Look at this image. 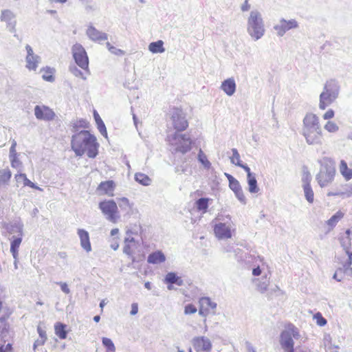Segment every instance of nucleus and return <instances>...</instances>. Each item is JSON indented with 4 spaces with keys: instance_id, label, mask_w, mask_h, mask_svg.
I'll return each mask as SVG.
<instances>
[{
    "instance_id": "obj_9",
    "label": "nucleus",
    "mask_w": 352,
    "mask_h": 352,
    "mask_svg": "<svg viewBox=\"0 0 352 352\" xmlns=\"http://www.w3.org/2000/svg\"><path fill=\"white\" fill-rule=\"evenodd\" d=\"M298 27V23L295 19L285 20L281 19L279 23L274 26V29L276 31L278 36H283L287 31L295 29Z\"/></svg>"
},
{
    "instance_id": "obj_52",
    "label": "nucleus",
    "mask_w": 352,
    "mask_h": 352,
    "mask_svg": "<svg viewBox=\"0 0 352 352\" xmlns=\"http://www.w3.org/2000/svg\"><path fill=\"white\" fill-rule=\"evenodd\" d=\"M111 54H115L116 56H123L125 52L122 50L118 49L116 47L113 46L112 47H110V51Z\"/></svg>"
},
{
    "instance_id": "obj_61",
    "label": "nucleus",
    "mask_w": 352,
    "mask_h": 352,
    "mask_svg": "<svg viewBox=\"0 0 352 352\" xmlns=\"http://www.w3.org/2000/svg\"><path fill=\"white\" fill-rule=\"evenodd\" d=\"M138 312V305L137 303H133L131 305V310L130 311L131 315L134 316Z\"/></svg>"
},
{
    "instance_id": "obj_60",
    "label": "nucleus",
    "mask_w": 352,
    "mask_h": 352,
    "mask_svg": "<svg viewBox=\"0 0 352 352\" xmlns=\"http://www.w3.org/2000/svg\"><path fill=\"white\" fill-rule=\"evenodd\" d=\"M37 332L41 338L47 339L45 331L39 325L37 327Z\"/></svg>"
},
{
    "instance_id": "obj_7",
    "label": "nucleus",
    "mask_w": 352,
    "mask_h": 352,
    "mask_svg": "<svg viewBox=\"0 0 352 352\" xmlns=\"http://www.w3.org/2000/svg\"><path fill=\"white\" fill-rule=\"evenodd\" d=\"M72 52L76 65L81 69L89 72V58L82 45L76 43L72 48Z\"/></svg>"
},
{
    "instance_id": "obj_43",
    "label": "nucleus",
    "mask_w": 352,
    "mask_h": 352,
    "mask_svg": "<svg viewBox=\"0 0 352 352\" xmlns=\"http://www.w3.org/2000/svg\"><path fill=\"white\" fill-rule=\"evenodd\" d=\"M232 156L230 157V162L238 166V163H242L240 160V155L236 148H232Z\"/></svg>"
},
{
    "instance_id": "obj_29",
    "label": "nucleus",
    "mask_w": 352,
    "mask_h": 352,
    "mask_svg": "<svg viewBox=\"0 0 352 352\" xmlns=\"http://www.w3.org/2000/svg\"><path fill=\"white\" fill-rule=\"evenodd\" d=\"M256 282L257 289L260 292L264 293L267 291L270 284V279L267 277V276H263L261 278L256 279Z\"/></svg>"
},
{
    "instance_id": "obj_21",
    "label": "nucleus",
    "mask_w": 352,
    "mask_h": 352,
    "mask_svg": "<svg viewBox=\"0 0 352 352\" xmlns=\"http://www.w3.org/2000/svg\"><path fill=\"white\" fill-rule=\"evenodd\" d=\"M164 283L166 284L176 285L177 286H182L184 280L175 272H168L164 278Z\"/></svg>"
},
{
    "instance_id": "obj_37",
    "label": "nucleus",
    "mask_w": 352,
    "mask_h": 352,
    "mask_svg": "<svg viewBox=\"0 0 352 352\" xmlns=\"http://www.w3.org/2000/svg\"><path fill=\"white\" fill-rule=\"evenodd\" d=\"M352 264V256L350 254L348 258V261L343 265L342 273L345 274L349 276H352V267H351Z\"/></svg>"
},
{
    "instance_id": "obj_26",
    "label": "nucleus",
    "mask_w": 352,
    "mask_h": 352,
    "mask_svg": "<svg viewBox=\"0 0 352 352\" xmlns=\"http://www.w3.org/2000/svg\"><path fill=\"white\" fill-rule=\"evenodd\" d=\"M148 50L153 54L163 53L165 52V48L164 47V42L162 40L152 42L148 45Z\"/></svg>"
},
{
    "instance_id": "obj_16",
    "label": "nucleus",
    "mask_w": 352,
    "mask_h": 352,
    "mask_svg": "<svg viewBox=\"0 0 352 352\" xmlns=\"http://www.w3.org/2000/svg\"><path fill=\"white\" fill-rule=\"evenodd\" d=\"M77 233L80 238V245L82 248L87 252H91V245L90 243L89 232L84 229L79 228L78 229Z\"/></svg>"
},
{
    "instance_id": "obj_46",
    "label": "nucleus",
    "mask_w": 352,
    "mask_h": 352,
    "mask_svg": "<svg viewBox=\"0 0 352 352\" xmlns=\"http://www.w3.org/2000/svg\"><path fill=\"white\" fill-rule=\"evenodd\" d=\"M314 318L316 320L317 324L320 327L324 326L327 322V320L319 312L314 315Z\"/></svg>"
},
{
    "instance_id": "obj_57",
    "label": "nucleus",
    "mask_w": 352,
    "mask_h": 352,
    "mask_svg": "<svg viewBox=\"0 0 352 352\" xmlns=\"http://www.w3.org/2000/svg\"><path fill=\"white\" fill-rule=\"evenodd\" d=\"M340 274H342V268L338 269L336 270V272H335V274H333V278L334 279H336L338 282L341 281L342 279V276L340 275Z\"/></svg>"
},
{
    "instance_id": "obj_24",
    "label": "nucleus",
    "mask_w": 352,
    "mask_h": 352,
    "mask_svg": "<svg viewBox=\"0 0 352 352\" xmlns=\"http://www.w3.org/2000/svg\"><path fill=\"white\" fill-rule=\"evenodd\" d=\"M211 199L210 198L206 197H201L195 201V207L198 211H201L203 213H206L207 212L208 206H209V201Z\"/></svg>"
},
{
    "instance_id": "obj_2",
    "label": "nucleus",
    "mask_w": 352,
    "mask_h": 352,
    "mask_svg": "<svg viewBox=\"0 0 352 352\" xmlns=\"http://www.w3.org/2000/svg\"><path fill=\"white\" fill-rule=\"evenodd\" d=\"M73 128L75 134L72 137L71 146L75 154L77 156H82L87 152L89 157H96L99 146L96 138L86 130L78 132L76 124H74Z\"/></svg>"
},
{
    "instance_id": "obj_56",
    "label": "nucleus",
    "mask_w": 352,
    "mask_h": 352,
    "mask_svg": "<svg viewBox=\"0 0 352 352\" xmlns=\"http://www.w3.org/2000/svg\"><path fill=\"white\" fill-rule=\"evenodd\" d=\"M46 340L47 339L44 338L37 339L33 344V349L35 351L38 346L43 345L45 343Z\"/></svg>"
},
{
    "instance_id": "obj_51",
    "label": "nucleus",
    "mask_w": 352,
    "mask_h": 352,
    "mask_svg": "<svg viewBox=\"0 0 352 352\" xmlns=\"http://www.w3.org/2000/svg\"><path fill=\"white\" fill-rule=\"evenodd\" d=\"M16 142L14 140H13L12 141V145L10 148L9 157L14 156V155H19V154L16 151Z\"/></svg>"
},
{
    "instance_id": "obj_28",
    "label": "nucleus",
    "mask_w": 352,
    "mask_h": 352,
    "mask_svg": "<svg viewBox=\"0 0 352 352\" xmlns=\"http://www.w3.org/2000/svg\"><path fill=\"white\" fill-rule=\"evenodd\" d=\"M66 324L61 322H57L55 324V333L60 339H65L67 338V331L66 330Z\"/></svg>"
},
{
    "instance_id": "obj_23",
    "label": "nucleus",
    "mask_w": 352,
    "mask_h": 352,
    "mask_svg": "<svg viewBox=\"0 0 352 352\" xmlns=\"http://www.w3.org/2000/svg\"><path fill=\"white\" fill-rule=\"evenodd\" d=\"M339 169L341 175L346 181L352 179V169L348 167L344 160L340 161Z\"/></svg>"
},
{
    "instance_id": "obj_5",
    "label": "nucleus",
    "mask_w": 352,
    "mask_h": 352,
    "mask_svg": "<svg viewBox=\"0 0 352 352\" xmlns=\"http://www.w3.org/2000/svg\"><path fill=\"white\" fill-rule=\"evenodd\" d=\"M247 31L251 38L258 41L265 34V25L261 14L258 10H252L247 23Z\"/></svg>"
},
{
    "instance_id": "obj_38",
    "label": "nucleus",
    "mask_w": 352,
    "mask_h": 352,
    "mask_svg": "<svg viewBox=\"0 0 352 352\" xmlns=\"http://www.w3.org/2000/svg\"><path fill=\"white\" fill-rule=\"evenodd\" d=\"M198 160L206 168H209L211 166V163L208 160L206 155L201 149L198 153Z\"/></svg>"
},
{
    "instance_id": "obj_11",
    "label": "nucleus",
    "mask_w": 352,
    "mask_h": 352,
    "mask_svg": "<svg viewBox=\"0 0 352 352\" xmlns=\"http://www.w3.org/2000/svg\"><path fill=\"white\" fill-rule=\"evenodd\" d=\"M192 345L196 351L208 352L212 349L210 340L205 336L195 337L192 340Z\"/></svg>"
},
{
    "instance_id": "obj_40",
    "label": "nucleus",
    "mask_w": 352,
    "mask_h": 352,
    "mask_svg": "<svg viewBox=\"0 0 352 352\" xmlns=\"http://www.w3.org/2000/svg\"><path fill=\"white\" fill-rule=\"evenodd\" d=\"M102 344L106 347L108 352H115V345L110 338H103Z\"/></svg>"
},
{
    "instance_id": "obj_49",
    "label": "nucleus",
    "mask_w": 352,
    "mask_h": 352,
    "mask_svg": "<svg viewBox=\"0 0 352 352\" xmlns=\"http://www.w3.org/2000/svg\"><path fill=\"white\" fill-rule=\"evenodd\" d=\"M230 188L233 191H237L241 189V186L237 179H235L229 184Z\"/></svg>"
},
{
    "instance_id": "obj_14",
    "label": "nucleus",
    "mask_w": 352,
    "mask_h": 352,
    "mask_svg": "<svg viewBox=\"0 0 352 352\" xmlns=\"http://www.w3.org/2000/svg\"><path fill=\"white\" fill-rule=\"evenodd\" d=\"M86 34L89 39L95 42L100 43L108 38V35L106 33L99 31L93 25L88 27Z\"/></svg>"
},
{
    "instance_id": "obj_32",
    "label": "nucleus",
    "mask_w": 352,
    "mask_h": 352,
    "mask_svg": "<svg viewBox=\"0 0 352 352\" xmlns=\"http://www.w3.org/2000/svg\"><path fill=\"white\" fill-rule=\"evenodd\" d=\"M114 188V182L111 180L101 182L98 187V190L105 194L113 191Z\"/></svg>"
},
{
    "instance_id": "obj_63",
    "label": "nucleus",
    "mask_w": 352,
    "mask_h": 352,
    "mask_svg": "<svg viewBox=\"0 0 352 352\" xmlns=\"http://www.w3.org/2000/svg\"><path fill=\"white\" fill-rule=\"evenodd\" d=\"M344 195H346L347 197L352 196V184H350L346 186L345 188V191L343 192Z\"/></svg>"
},
{
    "instance_id": "obj_35",
    "label": "nucleus",
    "mask_w": 352,
    "mask_h": 352,
    "mask_svg": "<svg viewBox=\"0 0 352 352\" xmlns=\"http://www.w3.org/2000/svg\"><path fill=\"white\" fill-rule=\"evenodd\" d=\"M302 188L304 190V194H305L306 200L309 203L312 204L314 202V191L311 188V186H302Z\"/></svg>"
},
{
    "instance_id": "obj_54",
    "label": "nucleus",
    "mask_w": 352,
    "mask_h": 352,
    "mask_svg": "<svg viewBox=\"0 0 352 352\" xmlns=\"http://www.w3.org/2000/svg\"><path fill=\"white\" fill-rule=\"evenodd\" d=\"M238 166L242 168L247 173V177L254 175L250 170V168L247 164L243 163H238Z\"/></svg>"
},
{
    "instance_id": "obj_10",
    "label": "nucleus",
    "mask_w": 352,
    "mask_h": 352,
    "mask_svg": "<svg viewBox=\"0 0 352 352\" xmlns=\"http://www.w3.org/2000/svg\"><path fill=\"white\" fill-rule=\"evenodd\" d=\"M34 115L38 120L50 121L55 117L54 112L47 106L36 105L34 107Z\"/></svg>"
},
{
    "instance_id": "obj_6",
    "label": "nucleus",
    "mask_w": 352,
    "mask_h": 352,
    "mask_svg": "<svg viewBox=\"0 0 352 352\" xmlns=\"http://www.w3.org/2000/svg\"><path fill=\"white\" fill-rule=\"evenodd\" d=\"M336 168L333 161L324 159L320 162V168L316 176L319 186L321 188L326 187L331 184L334 179Z\"/></svg>"
},
{
    "instance_id": "obj_36",
    "label": "nucleus",
    "mask_w": 352,
    "mask_h": 352,
    "mask_svg": "<svg viewBox=\"0 0 352 352\" xmlns=\"http://www.w3.org/2000/svg\"><path fill=\"white\" fill-rule=\"evenodd\" d=\"M19 177H23V184L25 186H29L32 188H37V186L27 178L26 175L24 173H19L15 175L16 181H19Z\"/></svg>"
},
{
    "instance_id": "obj_20",
    "label": "nucleus",
    "mask_w": 352,
    "mask_h": 352,
    "mask_svg": "<svg viewBox=\"0 0 352 352\" xmlns=\"http://www.w3.org/2000/svg\"><path fill=\"white\" fill-rule=\"evenodd\" d=\"M352 241V233L350 230H347L345 232V236H342L340 239L342 247L345 250L348 256L352 255V252L350 251V247L351 245Z\"/></svg>"
},
{
    "instance_id": "obj_62",
    "label": "nucleus",
    "mask_w": 352,
    "mask_h": 352,
    "mask_svg": "<svg viewBox=\"0 0 352 352\" xmlns=\"http://www.w3.org/2000/svg\"><path fill=\"white\" fill-rule=\"evenodd\" d=\"M123 252L129 256L131 255L132 251L130 245L128 243H125V245L123 248Z\"/></svg>"
},
{
    "instance_id": "obj_12",
    "label": "nucleus",
    "mask_w": 352,
    "mask_h": 352,
    "mask_svg": "<svg viewBox=\"0 0 352 352\" xmlns=\"http://www.w3.org/2000/svg\"><path fill=\"white\" fill-rule=\"evenodd\" d=\"M1 21L7 23V28L12 33L16 32L15 14L10 10H3L1 11Z\"/></svg>"
},
{
    "instance_id": "obj_48",
    "label": "nucleus",
    "mask_w": 352,
    "mask_h": 352,
    "mask_svg": "<svg viewBox=\"0 0 352 352\" xmlns=\"http://www.w3.org/2000/svg\"><path fill=\"white\" fill-rule=\"evenodd\" d=\"M234 192L235 194V196L238 199V200L241 204H246V199H245V195L243 194L242 188L239 190H237V191H235Z\"/></svg>"
},
{
    "instance_id": "obj_18",
    "label": "nucleus",
    "mask_w": 352,
    "mask_h": 352,
    "mask_svg": "<svg viewBox=\"0 0 352 352\" xmlns=\"http://www.w3.org/2000/svg\"><path fill=\"white\" fill-rule=\"evenodd\" d=\"M236 85L233 78L226 79L221 82V89L228 96H232L236 91Z\"/></svg>"
},
{
    "instance_id": "obj_25",
    "label": "nucleus",
    "mask_w": 352,
    "mask_h": 352,
    "mask_svg": "<svg viewBox=\"0 0 352 352\" xmlns=\"http://www.w3.org/2000/svg\"><path fill=\"white\" fill-rule=\"evenodd\" d=\"M94 117L96 122L98 131H100L102 135H103L105 138H107V132L105 124L96 111H94Z\"/></svg>"
},
{
    "instance_id": "obj_3",
    "label": "nucleus",
    "mask_w": 352,
    "mask_h": 352,
    "mask_svg": "<svg viewBox=\"0 0 352 352\" xmlns=\"http://www.w3.org/2000/svg\"><path fill=\"white\" fill-rule=\"evenodd\" d=\"M302 135L308 144H321L322 134L319 118L312 113H308L303 119Z\"/></svg>"
},
{
    "instance_id": "obj_39",
    "label": "nucleus",
    "mask_w": 352,
    "mask_h": 352,
    "mask_svg": "<svg viewBox=\"0 0 352 352\" xmlns=\"http://www.w3.org/2000/svg\"><path fill=\"white\" fill-rule=\"evenodd\" d=\"M69 72L76 77L81 78L83 80H86L87 77L75 65H71L69 67Z\"/></svg>"
},
{
    "instance_id": "obj_45",
    "label": "nucleus",
    "mask_w": 352,
    "mask_h": 352,
    "mask_svg": "<svg viewBox=\"0 0 352 352\" xmlns=\"http://www.w3.org/2000/svg\"><path fill=\"white\" fill-rule=\"evenodd\" d=\"M324 129L330 133H335L338 131L339 127L335 122L328 121L324 125Z\"/></svg>"
},
{
    "instance_id": "obj_64",
    "label": "nucleus",
    "mask_w": 352,
    "mask_h": 352,
    "mask_svg": "<svg viewBox=\"0 0 352 352\" xmlns=\"http://www.w3.org/2000/svg\"><path fill=\"white\" fill-rule=\"evenodd\" d=\"M245 346H246L247 352H256L250 342H248V341L245 342Z\"/></svg>"
},
{
    "instance_id": "obj_41",
    "label": "nucleus",
    "mask_w": 352,
    "mask_h": 352,
    "mask_svg": "<svg viewBox=\"0 0 352 352\" xmlns=\"http://www.w3.org/2000/svg\"><path fill=\"white\" fill-rule=\"evenodd\" d=\"M287 331H289L291 335L292 339H298L300 338V334L298 329L293 324H289L286 329Z\"/></svg>"
},
{
    "instance_id": "obj_27",
    "label": "nucleus",
    "mask_w": 352,
    "mask_h": 352,
    "mask_svg": "<svg viewBox=\"0 0 352 352\" xmlns=\"http://www.w3.org/2000/svg\"><path fill=\"white\" fill-rule=\"evenodd\" d=\"M26 67L29 70L36 71L38 63L41 62V57L38 55L34 56L33 58H25Z\"/></svg>"
},
{
    "instance_id": "obj_53",
    "label": "nucleus",
    "mask_w": 352,
    "mask_h": 352,
    "mask_svg": "<svg viewBox=\"0 0 352 352\" xmlns=\"http://www.w3.org/2000/svg\"><path fill=\"white\" fill-rule=\"evenodd\" d=\"M56 283L60 286V289L63 292H64L65 294H67L70 293V289L66 283L58 282Z\"/></svg>"
},
{
    "instance_id": "obj_44",
    "label": "nucleus",
    "mask_w": 352,
    "mask_h": 352,
    "mask_svg": "<svg viewBox=\"0 0 352 352\" xmlns=\"http://www.w3.org/2000/svg\"><path fill=\"white\" fill-rule=\"evenodd\" d=\"M311 175L308 170H304L302 177V186H311Z\"/></svg>"
},
{
    "instance_id": "obj_8",
    "label": "nucleus",
    "mask_w": 352,
    "mask_h": 352,
    "mask_svg": "<svg viewBox=\"0 0 352 352\" xmlns=\"http://www.w3.org/2000/svg\"><path fill=\"white\" fill-rule=\"evenodd\" d=\"M99 208L107 220L116 223L118 219V206L113 200H105L99 203Z\"/></svg>"
},
{
    "instance_id": "obj_13",
    "label": "nucleus",
    "mask_w": 352,
    "mask_h": 352,
    "mask_svg": "<svg viewBox=\"0 0 352 352\" xmlns=\"http://www.w3.org/2000/svg\"><path fill=\"white\" fill-rule=\"evenodd\" d=\"M280 344L285 352H294V342L289 331L283 330L280 335Z\"/></svg>"
},
{
    "instance_id": "obj_19",
    "label": "nucleus",
    "mask_w": 352,
    "mask_h": 352,
    "mask_svg": "<svg viewBox=\"0 0 352 352\" xmlns=\"http://www.w3.org/2000/svg\"><path fill=\"white\" fill-rule=\"evenodd\" d=\"M166 261V256L161 250L151 253L147 258V262L151 264H160Z\"/></svg>"
},
{
    "instance_id": "obj_17",
    "label": "nucleus",
    "mask_w": 352,
    "mask_h": 352,
    "mask_svg": "<svg viewBox=\"0 0 352 352\" xmlns=\"http://www.w3.org/2000/svg\"><path fill=\"white\" fill-rule=\"evenodd\" d=\"M19 234L18 236H12V240L10 244V252L12 253L14 259L18 258V251L20 244L22 241V226H19L17 227Z\"/></svg>"
},
{
    "instance_id": "obj_30",
    "label": "nucleus",
    "mask_w": 352,
    "mask_h": 352,
    "mask_svg": "<svg viewBox=\"0 0 352 352\" xmlns=\"http://www.w3.org/2000/svg\"><path fill=\"white\" fill-rule=\"evenodd\" d=\"M12 177V173L10 170L7 168L0 170V186L1 185H8L10 178Z\"/></svg>"
},
{
    "instance_id": "obj_31",
    "label": "nucleus",
    "mask_w": 352,
    "mask_h": 352,
    "mask_svg": "<svg viewBox=\"0 0 352 352\" xmlns=\"http://www.w3.org/2000/svg\"><path fill=\"white\" fill-rule=\"evenodd\" d=\"M248 190L250 193H256L259 190L255 174L247 177Z\"/></svg>"
},
{
    "instance_id": "obj_22",
    "label": "nucleus",
    "mask_w": 352,
    "mask_h": 352,
    "mask_svg": "<svg viewBox=\"0 0 352 352\" xmlns=\"http://www.w3.org/2000/svg\"><path fill=\"white\" fill-rule=\"evenodd\" d=\"M199 306L210 312V310H214L217 308V303L213 302L209 297H202L199 300Z\"/></svg>"
},
{
    "instance_id": "obj_4",
    "label": "nucleus",
    "mask_w": 352,
    "mask_h": 352,
    "mask_svg": "<svg viewBox=\"0 0 352 352\" xmlns=\"http://www.w3.org/2000/svg\"><path fill=\"white\" fill-rule=\"evenodd\" d=\"M340 87L339 83L333 79L327 80L324 85L323 90L319 96V108L324 110L338 98Z\"/></svg>"
},
{
    "instance_id": "obj_15",
    "label": "nucleus",
    "mask_w": 352,
    "mask_h": 352,
    "mask_svg": "<svg viewBox=\"0 0 352 352\" xmlns=\"http://www.w3.org/2000/svg\"><path fill=\"white\" fill-rule=\"evenodd\" d=\"M214 232L216 236L219 239H230L232 236L230 228L224 223L215 224Z\"/></svg>"
},
{
    "instance_id": "obj_58",
    "label": "nucleus",
    "mask_w": 352,
    "mask_h": 352,
    "mask_svg": "<svg viewBox=\"0 0 352 352\" xmlns=\"http://www.w3.org/2000/svg\"><path fill=\"white\" fill-rule=\"evenodd\" d=\"M334 116V111L333 109H329L326 113L322 116L323 119L329 120L333 118Z\"/></svg>"
},
{
    "instance_id": "obj_33",
    "label": "nucleus",
    "mask_w": 352,
    "mask_h": 352,
    "mask_svg": "<svg viewBox=\"0 0 352 352\" xmlns=\"http://www.w3.org/2000/svg\"><path fill=\"white\" fill-rule=\"evenodd\" d=\"M135 180L143 186H149L151 183V178L146 174L137 173L135 175Z\"/></svg>"
},
{
    "instance_id": "obj_1",
    "label": "nucleus",
    "mask_w": 352,
    "mask_h": 352,
    "mask_svg": "<svg viewBox=\"0 0 352 352\" xmlns=\"http://www.w3.org/2000/svg\"><path fill=\"white\" fill-rule=\"evenodd\" d=\"M173 125L176 130L173 134L168 136L170 144L174 146L175 152L183 154L191 149L192 141L188 135L179 134V131H184L188 126V122L183 111L179 108H174L171 111Z\"/></svg>"
},
{
    "instance_id": "obj_55",
    "label": "nucleus",
    "mask_w": 352,
    "mask_h": 352,
    "mask_svg": "<svg viewBox=\"0 0 352 352\" xmlns=\"http://www.w3.org/2000/svg\"><path fill=\"white\" fill-rule=\"evenodd\" d=\"M119 206L120 208L126 209L129 206V199L126 197H122L120 199V202L119 203Z\"/></svg>"
},
{
    "instance_id": "obj_42",
    "label": "nucleus",
    "mask_w": 352,
    "mask_h": 352,
    "mask_svg": "<svg viewBox=\"0 0 352 352\" xmlns=\"http://www.w3.org/2000/svg\"><path fill=\"white\" fill-rule=\"evenodd\" d=\"M45 74H43V78L47 82H53L54 80V77L53 76V71L51 68L47 67L46 69H43Z\"/></svg>"
},
{
    "instance_id": "obj_50",
    "label": "nucleus",
    "mask_w": 352,
    "mask_h": 352,
    "mask_svg": "<svg viewBox=\"0 0 352 352\" xmlns=\"http://www.w3.org/2000/svg\"><path fill=\"white\" fill-rule=\"evenodd\" d=\"M197 311L195 305L188 304L185 306L184 313L185 314H192L196 313Z\"/></svg>"
},
{
    "instance_id": "obj_34",
    "label": "nucleus",
    "mask_w": 352,
    "mask_h": 352,
    "mask_svg": "<svg viewBox=\"0 0 352 352\" xmlns=\"http://www.w3.org/2000/svg\"><path fill=\"white\" fill-rule=\"evenodd\" d=\"M343 217L344 213L339 210L327 221V224L332 229Z\"/></svg>"
},
{
    "instance_id": "obj_47",
    "label": "nucleus",
    "mask_w": 352,
    "mask_h": 352,
    "mask_svg": "<svg viewBox=\"0 0 352 352\" xmlns=\"http://www.w3.org/2000/svg\"><path fill=\"white\" fill-rule=\"evenodd\" d=\"M18 156L19 155H14V156L9 157L10 164H11V166L12 168H18L21 166L22 163L19 160Z\"/></svg>"
},
{
    "instance_id": "obj_59",
    "label": "nucleus",
    "mask_w": 352,
    "mask_h": 352,
    "mask_svg": "<svg viewBox=\"0 0 352 352\" xmlns=\"http://www.w3.org/2000/svg\"><path fill=\"white\" fill-rule=\"evenodd\" d=\"M25 49L27 51L26 58H33L34 56L36 55L34 54L33 50L30 45H26Z\"/></svg>"
}]
</instances>
